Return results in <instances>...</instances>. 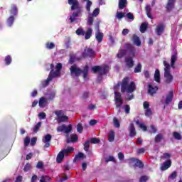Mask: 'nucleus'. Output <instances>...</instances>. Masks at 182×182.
<instances>
[{"label": "nucleus", "instance_id": "nucleus-58", "mask_svg": "<svg viewBox=\"0 0 182 182\" xmlns=\"http://www.w3.org/2000/svg\"><path fill=\"white\" fill-rule=\"evenodd\" d=\"M55 70L58 73H60V70H62V63H58L56 65H55Z\"/></svg>", "mask_w": 182, "mask_h": 182}, {"label": "nucleus", "instance_id": "nucleus-9", "mask_svg": "<svg viewBox=\"0 0 182 182\" xmlns=\"http://www.w3.org/2000/svg\"><path fill=\"white\" fill-rule=\"evenodd\" d=\"M129 161L130 164H132V163H135L134 167H139V168H143V167H144V164L138 159L130 158Z\"/></svg>", "mask_w": 182, "mask_h": 182}, {"label": "nucleus", "instance_id": "nucleus-35", "mask_svg": "<svg viewBox=\"0 0 182 182\" xmlns=\"http://www.w3.org/2000/svg\"><path fill=\"white\" fill-rule=\"evenodd\" d=\"M164 73H170V64L167 63V61H164Z\"/></svg>", "mask_w": 182, "mask_h": 182}, {"label": "nucleus", "instance_id": "nucleus-30", "mask_svg": "<svg viewBox=\"0 0 182 182\" xmlns=\"http://www.w3.org/2000/svg\"><path fill=\"white\" fill-rule=\"evenodd\" d=\"M154 80L157 82V83H160L161 77H160V70H156L154 73Z\"/></svg>", "mask_w": 182, "mask_h": 182}, {"label": "nucleus", "instance_id": "nucleus-41", "mask_svg": "<svg viewBox=\"0 0 182 182\" xmlns=\"http://www.w3.org/2000/svg\"><path fill=\"white\" fill-rule=\"evenodd\" d=\"M41 126H42V122H38L37 124H36L33 129V133H36L37 132H39V129H41Z\"/></svg>", "mask_w": 182, "mask_h": 182}, {"label": "nucleus", "instance_id": "nucleus-3", "mask_svg": "<svg viewBox=\"0 0 182 182\" xmlns=\"http://www.w3.org/2000/svg\"><path fill=\"white\" fill-rule=\"evenodd\" d=\"M70 71L71 75H75L76 77H79V76L82 73L83 79H87V76L89 75V65H85L83 70H82L80 68H77L76 64H74L70 67Z\"/></svg>", "mask_w": 182, "mask_h": 182}, {"label": "nucleus", "instance_id": "nucleus-45", "mask_svg": "<svg viewBox=\"0 0 182 182\" xmlns=\"http://www.w3.org/2000/svg\"><path fill=\"white\" fill-rule=\"evenodd\" d=\"M75 32L78 36H85V30H83L82 28H79Z\"/></svg>", "mask_w": 182, "mask_h": 182}, {"label": "nucleus", "instance_id": "nucleus-4", "mask_svg": "<svg viewBox=\"0 0 182 182\" xmlns=\"http://www.w3.org/2000/svg\"><path fill=\"white\" fill-rule=\"evenodd\" d=\"M92 70L94 73H97V72H99L100 76H103L107 75V73H109V67L107 65H105L102 67L96 65L92 68Z\"/></svg>", "mask_w": 182, "mask_h": 182}, {"label": "nucleus", "instance_id": "nucleus-60", "mask_svg": "<svg viewBox=\"0 0 182 182\" xmlns=\"http://www.w3.org/2000/svg\"><path fill=\"white\" fill-rule=\"evenodd\" d=\"M75 60H76V58L75 57V55H70L69 60L70 65H73V63H75Z\"/></svg>", "mask_w": 182, "mask_h": 182}, {"label": "nucleus", "instance_id": "nucleus-31", "mask_svg": "<svg viewBox=\"0 0 182 182\" xmlns=\"http://www.w3.org/2000/svg\"><path fill=\"white\" fill-rule=\"evenodd\" d=\"M164 139V136L162 134H158L155 138H154V141L155 143H160L161 140Z\"/></svg>", "mask_w": 182, "mask_h": 182}, {"label": "nucleus", "instance_id": "nucleus-50", "mask_svg": "<svg viewBox=\"0 0 182 182\" xmlns=\"http://www.w3.org/2000/svg\"><path fill=\"white\" fill-rule=\"evenodd\" d=\"M153 112L151 111V109L148 108L145 109V116H146V117H150V116H151Z\"/></svg>", "mask_w": 182, "mask_h": 182}, {"label": "nucleus", "instance_id": "nucleus-57", "mask_svg": "<svg viewBox=\"0 0 182 182\" xmlns=\"http://www.w3.org/2000/svg\"><path fill=\"white\" fill-rule=\"evenodd\" d=\"M169 178H171V180H174L175 178H177V172H172L169 176Z\"/></svg>", "mask_w": 182, "mask_h": 182}, {"label": "nucleus", "instance_id": "nucleus-44", "mask_svg": "<svg viewBox=\"0 0 182 182\" xmlns=\"http://www.w3.org/2000/svg\"><path fill=\"white\" fill-rule=\"evenodd\" d=\"M90 149V141H86L84 144V150L85 151H89Z\"/></svg>", "mask_w": 182, "mask_h": 182}, {"label": "nucleus", "instance_id": "nucleus-11", "mask_svg": "<svg viewBox=\"0 0 182 182\" xmlns=\"http://www.w3.org/2000/svg\"><path fill=\"white\" fill-rule=\"evenodd\" d=\"M52 140V135L46 134L44 136V139H42L43 143H44V148L48 149V147H50V141Z\"/></svg>", "mask_w": 182, "mask_h": 182}, {"label": "nucleus", "instance_id": "nucleus-19", "mask_svg": "<svg viewBox=\"0 0 182 182\" xmlns=\"http://www.w3.org/2000/svg\"><path fill=\"white\" fill-rule=\"evenodd\" d=\"M173 97H174V92L173 91L169 92L165 100L166 105H170L173 102Z\"/></svg>", "mask_w": 182, "mask_h": 182}, {"label": "nucleus", "instance_id": "nucleus-51", "mask_svg": "<svg viewBox=\"0 0 182 182\" xmlns=\"http://www.w3.org/2000/svg\"><path fill=\"white\" fill-rule=\"evenodd\" d=\"M90 142L92 143V144H97L98 143H100V139L97 138H92Z\"/></svg>", "mask_w": 182, "mask_h": 182}, {"label": "nucleus", "instance_id": "nucleus-23", "mask_svg": "<svg viewBox=\"0 0 182 182\" xmlns=\"http://www.w3.org/2000/svg\"><path fill=\"white\" fill-rule=\"evenodd\" d=\"M148 87V93H149L151 96H153L155 93H156L157 90H159V87L156 86L153 87L151 85H149Z\"/></svg>", "mask_w": 182, "mask_h": 182}, {"label": "nucleus", "instance_id": "nucleus-55", "mask_svg": "<svg viewBox=\"0 0 182 182\" xmlns=\"http://www.w3.org/2000/svg\"><path fill=\"white\" fill-rule=\"evenodd\" d=\"M117 18L118 19H122V18H124V13L123 12H117Z\"/></svg>", "mask_w": 182, "mask_h": 182}, {"label": "nucleus", "instance_id": "nucleus-59", "mask_svg": "<svg viewBox=\"0 0 182 182\" xmlns=\"http://www.w3.org/2000/svg\"><path fill=\"white\" fill-rule=\"evenodd\" d=\"M77 130L78 133H82L83 132V126L82 125V124H78L77 125Z\"/></svg>", "mask_w": 182, "mask_h": 182}, {"label": "nucleus", "instance_id": "nucleus-64", "mask_svg": "<svg viewBox=\"0 0 182 182\" xmlns=\"http://www.w3.org/2000/svg\"><path fill=\"white\" fill-rule=\"evenodd\" d=\"M127 18H128L129 19H131L132 21L134 20V16H133V14L132 13H127Z\"/></svg>", "mask_w": 182, "mask_h": 182}, {"label": "nucleus", "instance_id": "nucleus-22", "mask_svg": "<svg viewBox=\"0 0 182 182\" xmlns=\"http://www.w3.org/2000/svg\"><path fill=\"white\" fill-rule=\"evenodd\" d=\"M10 15L16 16L18 15V7L15 4H12L10 9Z\"/></svg>", "mask_w": 182, "mask_h": 182}, {"label": "nucleus", "instance_id": "nucleus-16", "mask_svg": "<svg viewBox=\"0 0 182 182\" xmlns=\"http://www.w3.org/2000/svg\"><path fill=\"white\" fill-rule=\"evenodd\" d=\"M125 63L127 68H129V69H132L134 66V61L133 60V58L128 57L125 58Z\"/></svg>", "mask_w": 182, "mask_h": 182}, {"label": "nucleus", "instance_id": "nucleus-8", "mask_svg": "<svg viewBox=\"0 0 182 182\" xmlns=\"http://www.w3.org/2000/svg\"><path fill=\"white\" fill-rule=\"evenodd\" d=\"M96 55V53L93 49L90 48H85L84 52L82 53V58L85 59V58H93Z\"/></svg>", "mask_w": 182, "mask_h": 182}, {"label": "nucleus", "instance_id": "nucleus-28", "mask_svg": "<svg viewBox=\"0 0 182 182\" xmlns=\"http://www.w3.org/2000/svg\"><path fill=\"white\" fill-rule=\"evenodd\" d=\"M79 140V136L76 134H73L72 137L70 139L67 140V143H76Z\"/></svg>", "mask_w": 182, "mask_h": 182}, {"label": "nucleus", "instance_id": "nucleus-38", "mask_svg": "<svg viewBox=\"0 0 182 182\" xmlns=\"http://www.w3.org/2000/svg\"><path fill=\"white\" fill-rule=\"evenodd\" d=\"M109 141H114V131L110 130L109 134L108 135Z\"/></svg>", "mask_w": 182, "mask_h": 182}, {"label": "nucleus", "instance_id": "nucleus-54", "mask_svg": "<svg viewBox=\"0 0 182 182\" xmlns=\"http://www.w3.org/2000/svg\"><path fill=\"white\" fill-rule=\"evenodd\" d=\"M29 143H31V139L29 136H26L24 139V146L26 147L29 146Z\"/></svg>", "mask_w": 182, "mask_h": 182}, {"label": "nucleus", "instance_id": "nucleus-27", "mask_svg": "<svg viewBox=\"0 0 182 182\" xmlns=\"http://www.w3.org/2000/svg\"><path fill=\"white\" fill-rule=\"evenodd\" d=\"M119 9H124L127 6V0H119Z\"/></svg>", "mask_w": 182, "mask_h": 182}, {"label": "nucleus", "instance_id": "nucleus-10", "mask_svg": "<svg viewBox=\"0 0 182 182\" xmlns=\"http://www.w3.org/2000/svg\"><path fill=\"white\" fill-rule=\"evenodd\" d=\"M114 99L117 104L116 107L119 109L122 107V105H123V100H122V94L120 92H114Z\"/></svg>", "mask_w": 182, "mask_h": 182}, {"label": "nucleus", "instance_id": "nucleus-1", "mask_svg": "<svg viewBox=\"0 0 182 182\" xmlns=\"http://www.w3.org/2000/svg\"><path fill=\"white\" fill-rule=\"evenodd\" d=\"M129 82L130 77H124L122 81H119L117 85H114V90H119L121 86V93H133L136 90V84L134 82L130 83Z\"/></svg>", "mask_w": 182, "mask_h": 182}, {"label": "nucleus", "instance_id": "nucleus-47", "mask_svg": "<svg viewBox=\"0 0 182 182\" xmlns=\"http://www.w3.org/2000/svg\"><path fill=\"white\" fill-rule=\"evenodd\" d=\"M173 136L174 139H176V140H181V139H182L181 134H180V133L176 132L173 133Z\"/></svg>", "mask_w": 182, "mask_h": 182}, {"label": "nucleus", "instance_id": "nucleus-62", "mask_svg": "<svg viewBox=\"0 0 182 182\" xmlns=\"http://www.w3.org/2000/svg\"><path fill=\"white\" fill-rule=\"evenodd\" d=\"M143 106H144V109H150V104L147 101L144 102Z\"/></svg>", "mask_w": 182, "mask_h": 182}, {"label": "nucleus", "instance_id": "nucleus-21", "mask_svg": "<svg viewBox=\"0 0 182 182\" xmlns=\"http://www.w3.org/2000/svg\"><path fill=\"white\" fill-rule=\"evenodd\" d=\"M132 41L134 45H136V46H141V41H140V38L137 35H133Z\"/></svg>", "mask_w": 182, "mask_h": 182}, {"label": "nucleus", "instance_id": "nucleus-48", "mask_svg": "<svg viewBox=\"0 0 182 182\" xmlns=\"http://www.w3.org/2000/svg\"><path fill=\"white\" fill-rule=\"evenodd\" d=\"M113 123H114V126L117 129L120 127V122H119V119H117L116 117L113 118Z\"/></svg>", "mask_w": 182, "mask_h": 182}, {"label": "nucleus", "instance_id": "nucleus-43", "mask_svg": "<svg viewBox=\"0 0 182 182\" xmlns=\"http://www.w3.org/2000/svg\"><path fill=\"white\" fill-rule=\"evenodd\" d=\"M141 63H138L134 70V73H140L141 72Z\"/></svg>", "mask_w": 182, "mask_h": 182}, {"label": "nucleus", "instance_id": "nucleus-56", "mask_svg": "<svg viewBox=\"0 0 182 182\" xmlns=\"http://www.w3.org/2000/svg\"><path fill=\"white\" fill-rule=\"evenodd\" d=\"M125 48L127 50H131L132 49L134 48V47L133 46V45H132L129 43H125Z\"/></svg>", "mask_w": 182, "mask_h": 182}, {"label": "nucleus", "instance_id": "nucleus-37", "mask_svg": "<svg viewBox=\"0 0 182 182\" xmlns=\"http://www.w3.org/2000/svg\"><path fill=\"white\" fill-rule=\"evenodd\" d=\"M85 2H87L85 8H86V11L87 12H90V8L92 5V3L90 0H84Z\"/></svg>", "mask_w": 182, "mask_h": 182}, {"label": "nucleus", "instance_id": "nucleus-6", "mask_svg": "<svg viewBox=\"0 0 182 182\" xmlns=\"http://www.w3.org/2000/svg\"><path fill=\"white\" fill-rule=\"evenodd\" d=\"M60 76V73H58L57 70H51L47 80H46V86L49 85V82H52L55 77H59Z\"/></svg>", "mask_w": 182, "mask_h": 182}, {"label": "nucleus", "instance_id": "nucleus-36", "mask_svg": "<svg viewBox=\"0 0 182 182\" xmlns=\"http://www.w3.org/2000/svg\"><path fill=\"white\" fill-rule=\"evenodd\" d=\"M38 105L40 107H45V105H46V98L43 97L40 98Z\"/></svg>", "mask_w": 182, "mask_h": 182}, {"label": "nucleus", "instance_id": "nucleus-13", "mask_svg": "<svg viewBox=\"0 0 182 182\" xmlns=\"http://www.w3.org/2000/svg\"><path fill=\"white\" fill-rule=\"evenodd\" d=\"M166 26L164 23H160L156 26L155 32L158 36H161L163 32H164V29Z\"/></svg>", "mask_w": 182, "mask_h": 182}, {"label": "nucleus", "instance_id": "nucleus-46", "mask_svg": "<svg viewBox=\"0 0 182 182\" xmlns=\"http://www.w3.org/2000/svg\"><path fill=\"white\" fill-rule=\"evenodd\" d=\"M99 14H100V9L97 8V9H94V11H92L91 16L96 17V16H97V15H99Z\"/></svg>", "mask_w": 182, "mask_h": 182}, {"label": "nucleus", "instance_id": "nucleus-42", "mask_svg": "<svg viewBox=\"0 0 182 182\" xmlns=\"http://www.w3.org/2000/svg\"><path fill=\"white\" fill-rule=\"evenodd\" d=\"M15 21V17L14 16H11L8 19H7V23L9 26H12L14 25V22Z\"/></svg>", "mask_w": 182, "mask_h": 182}, {"label": "nucleus", "instance_id": "nucleus-63", "mask_svg": "<svg viewBox=\"0 0 182 182\" xmlns=\"http://www.w3.org/2000/svg\"><path fill=\"white\" fill-rule=\"evenodd\" d=\"M24 171H29L31 170V164L28 163L26 164L23 168Z\"/></svg>", "mask_w": 182, "mask_h": 182}, {"label": "nucleus", "instance_id": "nucleus-17", "mask_svg": "<svg viewBox=\"0 0 182 182\" xmlns=\"http://www.w3.org/2000/svg\"><path fill=\"white\" fill-rule=\"evenodd\" d=\"M82 159H86L85 154L82 152H78L77 154L75 155L73 159V163H76L77 161H80Z\"/></svg>", "mask_w": 182, "mask_h": 182}, {"label": "nucleus", "instance_id": "nucleus-20", "mask_svg": "<svg viewBox=\"0 0 182 182\" xmlns=\"http://www.w3.org/2000/svg\"><path fill=\"white\" fill-rule=\"evenodd\" d=\"M176 62H177V53L175 51L171 58V67L174 69L176 68Z\"/></svg>", "mask_w": 182, "mask_h": 182}, {"label": "nucleus", "instance_id": "nucleus-61", "mask_svg": "<svg viewBox=\"0 0 182 182\" xmlns=\"http://www.w3.org/2000/svg\"><path fill=\"white\" fill-rule=\"evenodd\" d=\"M147 180H149V177L146 176H142L139 178V182H147Z\"/></svg>", "mask_w": 182, "mask_h": 182}, {"label": "nucleus", "instance_id": "nucleus-7", "mask_svg": "<svg viewBox=\"0 0 182 182\" xmlns=\"http://www.w3.org/2000/svg\"><path fill=\"white\" fill-rule=\"evenodd\" d=\"M57 132L58 133L63 132L65 133V134H69V133L72 132V124H69L67 127L65 124L58 126L57 128Z\"/></svg>", "mask_w": 182, "mask_h": 182}, {"label": "nucleus", "instance_id": "nucleus-53", "mask_svg": "<svg viewBox=\"0 0 182 182\" xmlns=\"http://www.w3.org/2000/svg\"><path fill=\"white\" fill-rule=\"evenodd\" d=\"M130 56L132 58H134L136 56V48L134 47V48L129 50Z\"/></svg>", "mask_w": 182, "mask_h": 182}, {"label": "nucleus", "instance_id": "nucleus-29", "mask_svg": "<svg viewBox=\"0 0 182 182\" xmlns=\"http://www.w3.org/2000/svg\"><path fill=\"white\" fill-rule=\"evenodd\" d=\"M145 11L148 18H149V19H153V16H151V7H150V6H146Z\"/></svg>", "mask_w": 182, "mask_h": 182}, {"label": "nucleus", "instance_id": "nucleus-18", "mask_svg": "<svg viewBox=\"0 0 182 182\" xmlns=\"http://www.w3.org/2000/svg\"><path fill=\"white\" fill-rule=\"evenodd\" d=\"M164 78H165V82L169 85V83H171V82H173V77L171 73H164Z\"/></svg>", "mask_w": 182, "mask_h": 182}, {"label": "nucleus", "instance_id": "nucleus-52", "mask_svg": "<svg viewBox=\"0 0 182 182\" xmlns=\"http://www.w3.org/2000/svg\"><path fill=\"white\" fill-rule=\"evenodd\" d=\"M150 129L151 130L149 131V133H153L154 134H156V133H157V128H156L154 125H151Z\"/></svg>", "mask_w": 182, "mask_h": 182}, {"label": "nucleus", "instance_id": "nucleus-32", "mask_svg": "<svg viewBox=\"0 0 182 182\" xmlns=\"http://www.w3.org/2000/svg\"><path fill=\"white\" fill-rule=\"evenodd\" d=\"M148 26H149L148 23H142L140 26V32H141V33H144L146 31H147Z\"/></svg>", "mask_w": 182, "mask_h": 182}, {"label": "nucleus", "instance_id": "nucleus-33", "mask_svg": "<svg viewBox=\"0 0 182 182\" xmlns=\"http://www.w3.org/2000/svg\"><path fill=\"white\" fill-rule=\"evenodd\" d=\"M4 62H5V65H6V66H9V65H11V63H12V57H11V55H8L7 56L5 57Z\"/></svg>", "mask_w": 182, "mask_h": 182}, {"label": "nucleus", "instance_id": "nucleus-39", "mask_svg": "<svg viewBox=\"0 0 182 182\" xmlns=\"http://www.w3.org/2000/svg\"><path fill=\"white\" fill-rule=\"evenodd\" d=\"M75 149L73 147L70 146L66 149L61 150V151H63V154H69V153H72V151H73Z\"/></svg>", "mask_w": 182, "mask_h": 182}, {"label": "nucleus", "instance_id": "nucleus-12", "mask_svg": "<svg viewBox=\"0 0 182 182\" xmlns=\"http://www.w3.org/2000/svg\"><path fill=\"white\" fill-rule=\"evenodd\" d=\"M176 0H168V2L165 7L167 12H171V11L174 9L175 5H176Z\"/></svg>", "mask_w": 182, "mask_h": 182}, {"label": "nucleus", "instance_id": "nucleus-15", "mask_svg": "<svg viewBox=\"0 0 182 182\" xmlns=\"http://www.w3.org/2000/svg\"><path fill=\"white\" fill-rule=\"evenodd\" d=\"M170 167H171V161L168 159L163 163L160 169L162 170V171H165V170L170 168Z\"/></svg>", "mask_w": 182, "mask_h": 182}, {"label": "nucleus", "instance_id": "nucleus-25", "mask_svg": "<svg viewBox=\"0 0 182 182\" xmlns=\"http://www.w3.org/2000/svg\"><path fill=\"white\" fill-rule=\"evenodd\" d=\"M103 36H105V35L101 31L95 33V38L98 43H101V42L103 41Z\"/></svg>", "mask_w": 182, "mask_h": 182}, {"label": "nucleus", "instance_id": "nucleus-49", "mask_svg": "<svg viewBox=\"0 0 182 182\" xmlns=\"http://www.w3.org/2000/svg\"><path fill=\"white\" fill-rule=\"evenodd\" d=\"M46 48L47 49H54V48H55V43H50V42H48V43L46 44Z\"/></svg>", "mask_w": 182, "mask_h": 182}, {"label": "nucleus", "instance_id": "nucleus-24", "mask_svg": "<svg viewBox=\"0 0 182 182\" xmlns=\"http://www.w3.org/2000/svg\"><path fill=\"white\" fill-rule=\"evenodd\" d=\"M93 34V29L92 28H88L85 32V40L87 41V39H90L92 38V35Z\"/></svg>", "mask_w": 182, "mask_h": 182}, {"label": "nucleus", "instance_id": "nucleus-34", "mask_svg": "<svg viewBox=\"0 0 182 182\" xmlns=\"http://www.w3.org/2000/svg\"><path fill=\"white\" fill-rule=\"evenodd\" d=\"M124 56H126V50H119L117 54V58L122 59V58H124Z\"/></svg>", "mask_w": 182, "mask_h": 182}, {"label": "nucleus", "instance_id": "nucleus-5", "mask_svg": "<svg viewBox=\"0 0 182 182\" xmlns=\"http://www.w3.org/2000/svg\"><path fill=\"white\" fill-rule=\"evenodd\" d=\"M55 114L57 117L56 120L58 123H63L69 120V117L65 115L63 110H56L55 111Z\"/></svg>", "mask_w": 182, "mask_h": 182}, {"label": "nucleus", "instance_id": "nucleus-14", "mask_svg": "<svg viewBox=\"0 0 182 182\" xmlns=\"http://www.w3.org/2000/svg\"><path fill=\"white\" fill-rule=\"evenodd\" d=\"M128 130L129 132L130 137H134V136H136V127H134V124L133 122L129 124V126L128 127Z\"/></svg>", "mask_w": 182, "mask_h": 182}, {"label": "nucleus", "instance_id": "nucleus-40", "mask_svg": "<svg viewBox=\"0 0 182 182\" xmlns=\"http://www.w3.org/2000/svg\"><path fill=\"white\" fill-rule=\"evenodd\" d=\"M94 21H95V18H93L92 16H88V18L87 19V25L88 26H92V25H93Z\"/></svg>", "mask_w": 182, "mask_h": 182}, {"label": "nucleus", "instance_id": "nucleus-26", "mask_svg": "<svg viewBox=\"0 0 182 182\" xmlns=\"http://www.w3.org/2000/svg\"><path fill=\"white\" fill-rule=\"evenodd\" d=\"M63 159H65V154L63 151H60L57 156L56 161L57 163H62L63 161Z\"/></svg>", "mask_w": 182, "mask_h": 182}, {"label": "nucleus", "instance_id": "nucleus-2", "mask_svg": "<svg viewBox=\"0 0 182 182\" xmlns=\"http://www.w3.org/2000/svg\"><path fill=\"white\" fill-rule=\"evenodd\" d=\"M68 5H71V11H76L73 12L72 16H70V23H73L76 21V18L77 16H80L82 15V7L80 6V4L77 0H68Z\"/></svg>", "mask_w": 182, "mask_h": 182}]
</instances>
